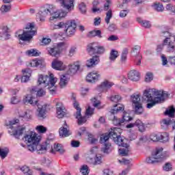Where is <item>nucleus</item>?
<instances>
[{
	"label": "nucleus",
	"mask_w": 175,
	"mask_h": 175,
	"mask_svg": "<svg viewBox=\"0 0 175 175\" xmlns=\"http://www.w3.org/2000/svg\"><path fill=\"white\" fill-rule=\"evenodd\" d=\"M40 64H42V61L37 60V59H33L30 62V66H31V68H35L36 66H39V65H40Z\"/></svg>",
	"instance_id": "6e6d98bb"
},
{
	"label": "nucleus",
	"mask_w": 175,
	"mask_h": 175,
	"mask_svg": "<svg viewBox=\"0 0 175 175\" xmlns=\"http://www.w3.org/2000/svg\"><path fill=\"white\" fill-rule=\"evenodd\" d=\"M69 80V78L68 77V75H63L60 77V82L59 85L60 87H65L66 84H68V81Z\"/></svg>",
	"instance_id": "4c0bfd02"
},
{
	"label": "nucleus",
	"mask_w": 175,
	"mask_h": 175,
	"mask_svg": "<svg viewBox=\"0 0 175 175\" xmlns=\"http://www.w3.org/2000/svg\"><path fill=\"white\" fill-rule=\"evenodd\" d=\"M8 154H9V149L8 148H0V157L1 159H5L8 157Z\"/></svg>",
	"instance_id": "37998d69"
},
{
	"label": "nucleus",
	"mask_w": 175,
	"mask_h": 175,
	"mask_svg": "<svg viewBox=\"0 0 175 175\" xmlns=\"http://www.w3.org/2000/svg\"><path fill=\"white\" fill-rule=\"evenodd\" d=\"M27 148L31 152L36 150L38 154H44L47 151V146L46 145H40L39 144L32 143V144L27 146Z\"/></svg>",
	"instance_id": "f3484780"
},
{
	"label": "nucleus",
	"mask_w": 175,
	"mask_h": 175,
	"mask_svg": "<svg viewBox=\"0 0 175 175\" xmlns=\"http://www.w3.org/2000/svg\"><path fill=\"white\" fill-rule=\"evenodd\" d=\"M36 131H37L38 133H46L47 132V127L43 125H38L36 127Z\"/></svg>",
	"instance_id": "de8ad7c7"
},
{
	"label": "nucleus",
	"mask_w": 175,
	"mask_h": 175,
	"mask_svg": "<svg viewBox=\"0 0 175 175\" xmlns=\"http://www.w3.org/2000/svg\"><path fill=\"white\" fill-rule=\"evenodd\" d=\"M134 126H137L139 132L143 133V132H146V126H144V123L142 122L140 120H137L134 123H130L126 126L127 129L131 128H133Z\"/></svg>",
	"instance_id": "aec40b11"
},
{
	"label": "nucleus",
	"mask_w": 175,
	"mask_h": 175,
	"mask_svg": "<svg viewBox=\"0 0 175 175\" xmlns=\"http://www.w3.org/2000/svg\"><path fill=\"white\" fill-rule=\"evenodd\" d=\"M80 69V64L79 62H75L73 64H70L68 66V70H67L68 75L70 76H73L77 73V70Z\"/></svg>",
	"instance_id": "b1692460"
},
{
	"label": "nucleus",
	"mask_w": 175,
	"mask_h": 175,
	"mask_svg": "<svg viewBox=\"0 0 175 175\" xmlns=\"http://www.w3.org/2000/svg\"><path fill=\"white\" fill-rule=\"evenodd\" d=\"M99 57L98 56H93L86 62V66L88 68H92V66H95V65H98L100 62Z\"/></svg>",
	"instance_id": "cd10ccee"
},
{
	"label": "nucleus",
	"mask_w": 175,
	"mask_h": 175,
	"mask_svg": "<svg viewBox=\"0 0 175 175\" xmlns=\"http://www.w3.org/2000/svg\"><path fill=\"white\" fill-rule=\"evenodd\" d=\"M24 131H25V127L17 126L16 129H15V131L13 133V135L14 137H16V139H20V136L23 135Z\"/></svg>",
	"instance_id": "2f4dec72"
},
{
	"label": "nucleus",
	"mask_w": 175,
	"mask_h": 175,
	"mask_svg": "<svg viewBox=\"0 0 175 175\" xmlns=\"http://www.w3.org/2000/svg\"><path fill=\"white\" fill-rule=\"evenodd\" d=\"M102 163V155L97 154L94 159V165H100Z\"/></svg>",
	"instance_id": "bf43d9fd"
},
{
	"label": "nucleus",
	"mask_w": 175,
	"mask_h": 175,
	"mask_svg": "<svg viewBox=\"0 0 175 175\" xmlns=\"http://www.w3.org/2000/svg\"><path fill=\"white\" fill-rule=\"evenodd\" d=\"M79 9L82 14H85V13H87V5H85V3L81 2L79 4Z\"/></svg>",
	"instance_id": "49530a36"
},
{
	"label": "nucleus",
	"mask_w": 175,
	"mask_h": 175,
	"mask_svg": "<svg viewBox=\"0 0 175 175\" xmlns=\"http://www.w3.org/2000/svg\"><path fill=\"white\" fill-rule=\"evenodd\" d=\"M56 111L58 118H63L66 114V109L61 103H56Z\"/></svg>",
	"instance_id": "5701e85b"
},
{
	"label": "nucleus",
	"mask_w": 175,
	"mask_h": 175,
	"mask_svg": "<svg viewBox=\"0 0 175 175\" xmlns=\"http://www.w3.org/2000/svg\"><path fill=\"white\" fill-rule=\"evenodd\" d=\"M114 143L120 146L121 147H129L128 144L124 143V139L121 137V134L118 136L117 139H115Z\"/></svg>",
	"instance_id": "e433bc0d"
},
{
	"label": "nucleus",
	"mask_w": 175,
	"mask_h": 175,
	"mask_svg": "<svg viewBox=\"0 0 175 175\" xmlns=\"http://www.w3.org/2000/svg\"><path fill=\"white\" fill-rule=\"evenodd\" d=\"M163 169L165 172H170L172 169V164L170 163H166Z\"/></svg>",
	"instance_id": "e2e57ef3"
},
{
	"label": "nucleus",
	"mask_w": 175,
	"mask_h": 175,
	"mask_svg": "<svg viewBox=\"0 0 175 175\" xmlns=\"http://www.w3.org/2000/svg\"><path fill=\"white\" fill-rule=\"evenodd\" d=\"M150 140L152 142H162V143H166L169 142V134L167 133H153L150 136Z\"/></svg>",
	"instance_id": "4468645a"
},
{
	"label": "nucleus",
	"mask_w": 175,
	"mask_h": 175,
	"mask_svg": "<svg viewBox=\"0 0 175 175\" xmlns=\"http://www.w3.org/2000/svg\"><path fill=\"white\" fill-rule=\"evenodd\" d=\"M53 148L54 150H52V152H54V151H56V152H59V154H61L65 153V148H64V146H62V144H55Z\"/></svg>",
	"instance_id": "473e14b6"
},
{
	"label": "nucleus",
	"mask_w": 175,
	"mask_h": 175,
	"mask_svg": "<svg viewBox=\"0 0 175 175\" xmlns=\"http://www.w3.org/2000/svg\"><path fill=\"white\" fill-rule=\"evenodd\" d=\"M172 40L168 38L164 39L163 41V44L166 46V51L167 53H175V44Z\"/></svg>",
	"instance_id": "412c9836"
},
{
	"label": "nucleus",
	"mask_w": 175,
	"mask_h": 175,
	"mask_svg": "<svg viewBox=\"0 0 175 175\" xmlns=\"http://www.w3.org/2000/svg\"><path fill=\"white\" fill-rule=\"evenodd\" d=\"M142 27H144V28H150L151 27V23L148 21H142Z\"/></svg>",
	"instance_id": "338daca9"
},
{
	"label": "nucleus",
	"mask_w": 175,
	"mask_h": 175,
	"mask_svg": "<svg viewBox=\"0 0 175 175\" xmlns=\"http://www.w3.org/2000/svg\"><path fill=\"white\" fill-rule=\"evenodd\" d=\"M163 148H162L157 149L152 157H148L146 159L147 163H156L158 162V159H163V158H165V154H163Z\"/></svg>",
	"instance_id": "2eb2a0df"
},
{
	"label": "nucleus",
	"mask_w": 175,
	"mask_h": 175,
	"mask_svg": "<svg viewBox=\"0 0 175 175\" xmlns=\"http://www.w3.org/2000/svg\"><path fill=\"white\" fill-rule=\"evenodd\" d=\"M87 51L90 55L94 54H103L105 51V47L98 46V44L93 42L88 46Z\"/></svg>",
	"instance_id": "ddd939ff"
},
{
	"label": "nucleus",
	"mask_w": 175,
	"mask_h": 175,
	"mask_svg": "<svg viewBox=\"0 0 175 175\" xmlns=\"http://www.w3.org/2000/svg\"><path fill=\"white\" fill-rule=\"evenodd\" d=\"M77 48L76 46H71L68 51V57H72L76 54Z\"/></svg>",
	"instance_id": "603ef678"
},
{
	"label": "nucleus",
	"mask_w": 175,
	"mask_h": 175,
	"mask_svg": "<svg viewBox=\"0 0 175 175\" xmlns=\"http://www.w3.org/2000/svg\"><path fill=\"white\" fill-rule=\"evenodd\" d=\"M167 98V93L163 90H157L154 92V94L150 93V91L145 90L143 94V99L148 103L147 109H152L157 103L164 102Z\"/></svg>",
	"instance_id": "f257e3e1"
},
{
	"label": "nucleus",
	"mask_w": 175,
	"mask_h": 175,
	"mask_svg": "<svg viewBox=\"0 0 175 175\" xmlns=\"http://www.w3.org/2000/svg\"><path fill=\"white\" fill-rule=\"evenodd\" d=\"M174 112H175V109L174 107H170V109H166V111H165V115L169 116L170 117L173 118V117H174Z\"/></svg>",
	"instance_id": "09e8293b"
},
{
	"label": "nucleus",
	"mask_w": 175,
	"mask_h": 175,
	"mask_svg": "<svg viewBox=\"0 0 175 175\" xmlns=\"http://www.w3.org/2000/svg\"><path fill=\"white\" fill-rule=\"evenodd\" d=\"M70 144H71V147H74V148L80 147V142L77 140H72Z\"/></svg>",
	"instance_id": "69168bd1"
},
{
	"label": "nucleus",
	"mask_w": 175,
	"mask_h": 175,
	"mask_svg": "<svg viewBox=\"0 0 175 175\" xmlns=\"http://www.w3.org/2000/svg\"><path fill=\"white\" fill-rule=\"evenodd\" d=\"M94 110L95 109L91 108V107H88L85 112L86 116H92V114H94Z\"/></svg>",
	"instance_id": "0e129e2a"
},
{
	"label": "nucleus",
	"mask_w": 175,
	"mask_h": 175,
	"mask_svg": "<svg viewBox=\"0 0 175 175\" xmlns=\"http://www.w3.org/2000/svg\"><path fill=\"white\" fill-rule=\"evenodd\" d=\"M52 68L56 70H64V69H65V67H64V62L58 59H55L53 61Z\"/></svg>",
	"instance_id": "c85d7f7f"
},
{
	"label": "nucleus",
	"mask_w": 175,
	"mask_h": 175,
	"mask_svg": "<svg viewBox=\"0 0 175 175\" xmlns=\"http://www.w3.org/2000/svg\"><path fill=\"white\" fill-rule=\"evenodd\" d=\"M128 78L131 81H139L140 80V73L135 70H131L128 74Z\"/></svg>",
	"instance_id": "393cba45"
},
{
	"label": "nucleus",
	"mask_w": 175,
	"mask_h": 175,
	"mask_svg": "<svg viewBox=\"0 0 175 175\" xmlns=\"http://www.w3.org/2000/svg\"><path fill=\"white\" fill-rule=\"evenodd\" d=\"M95 36H98V38H102V31L100 30H93L89 31L87 34L88 38H95Z\"/></svg>",
	"instance_id": "f704fd0d"
},
{
	"label": "nucleus",
	"mask_w": 175,
	"mask_h": 175,
	"mask_svg": "<svg viewBox=\"0 0 175 175\" xmlns=\"http://www.w3.org/2000/svg\"><path fill=\"white\" fill-rule=\"evenodd\" d=\"M140 46L137 45L133 48L131 51L132 57H134V62L138 66L142 64V55L140 54Z\"/></svg>",
	"instance_id": "a211bd4d"
},
{
	"label": "nucleus",
	"mask_w": 175,
	"mask_h": 175,
	"mask_svg": "<svg viewBox=\"0 0 175 175\" xmlns=\"http://www.w3.org/2000/svg\"><path fill=\"white\" fill-rule=\"evenodd\" d=\"M23 103H29L32 106H38V117L41 119L46 118V106L43 105L41 107H39V104L38 100H35V98L32 97V95L27 94L25 98H23Z\"/></svg>",
	"instance_id": "39448f33"
},
{
	"label": "nucleus",
	"mask_w": 175,
	"mask_h": 175,
	"mask_svg": "<svg viewBox=\"0 0 175 175\" xmlns=\"http://www.w3.org/2000/svg\"><path fill=\"white\" fill-rule=\"evenodd\" d=\"M59 133L61 137H68V136L72 135V133L65 126L59 129Z\"/></svg>",
	"instance_id": "7c9ffc66"
},
{
	"label": "nucleus",
	"mask_w": 175,
	"mask_h": 175,
	"mask_svg": "<svg viewBox=\"0 0 175 175\" xmlns=\"http://www.w3.org/2000/svg\"><path fill=\"white\" fill-rule=\"evenodd\" d=\"M23 73V76L21 78L22 83H27V81H29V78L31 77V74L32 73V70L29 68H26L22 70Z\"/></svg>",
	"instance_id": "bb28decb"
},
{
	"label": "nucleus",
	"mask_w": 175,
	"mask_h": 175,
	"mask_svg": "<svg viewBox=\"0 0 175 175\" xmlns=\"http://www.w3.org/2000/svg\"><path fill=\"white\" fill-rule=\"evenodd\" d=\"M56 3L66 12H72L75 9V0H56Z\"/></svg>",
	"instance_id": "dca6fc26"
},
{
	"label": "nucleus",
	"mask_w": 175,
	"mask_h": 175,
	"mask_svg": "<svg viewBox=\"0 0 175 175\" xmlns=\"http://www.w3.org/2000/svg\"><path fill=\"white\" fill-rule=\"evenodd\" d=\"M118 57V51L116 49H112L110 52L109 59L110 61H116Z\"/></svg>",
	"instance_id": "79ce46f5"
},
{
	"label": "nucleus",
	"mask_w": 175,
	"mask_h": 175,
	"mask_svg": "<svg viewBox=\"0 0 175 175\" xmlns=\"http://www.w3.org/2000/svg\"><path fill=\"white\" fill-rule=\"evenodd\" d=\"M32 116V111L31 110H27L24 113H20L19 117L21 118H24L25 121H29L31 120V117Z\"/></svg>",
	"instance_id": "72a5a7b5"
},
{
	"label": "nucleus",
	"mask_w": 175,
	"mask_h": 175,
	"mask_svg": "<svg viewBox=\"0 0 175 175\" xmlns=\"http://www.w3.org/2000/svg\"><path fill=\"white\" fill-rule=\"evenodd\" d=\"M76 21L75 20L68 21L66 23L60 22L57 25H54L53 29H61V28H65L64 32L67 36H72L76 31Z\"/></svg>",
	"instance_id": "20e7f679"
},
{
	"label": "nucleus",
	"mask_w": 175,
	"mask_h": 175,
	"mask_svg": "<svg viewBox=\"0 0 175 175\" xmlns=\"http://www.w3.org/2000/svg\"><path fill=\"white\" fill-rule=\"evenodd\" d=\"M133 120V118L129 116V113L126 112L123 113L122 120H123L124 122H128L129 121H132Z\"/></svg>",
	"instance_id": "8fccbe9b"
},
{
	"label": "nucleus",
	"mask_w": 175,
	"mask_h": 175,
	"mask_svg": "<svg viewBox=\"0 0 175 175\" xmlns=\"http://www.w3.org/2000/svg\"><path fill=\"white\" fill-rule=\"evenodd\" d=\"M122 110H124V105L121 104H116L113 106V109H111L110 111L111 114H112V116H111L112 118H111L112 120L113 124L116 126H121V125L124 124V120L118 119L114 116V114L118 113V111H122Z\"/></svg>",
	"instance_id": "1a4fd4ad"
},
{
	"label": "nucleus",
	"mask_w": 175,
	"mask_h": 175,
	"mask_svg": "<svg viewBox=\"0 0 175 175\" xmlns=\"http://www.w3.org/2000/svg\"><path fill=\"white\" fill-rule=\"evenodd\" d=\"M81 173L83 175H88L90 171H88V165H83L80 170Z\"/></svg>",
	"instance_id": "4d7b16f0"
},
{
	"label": "nucleus",
	"mask_w": 175,
	"mask_h": 175,
	"mask_svg": "<svg viewBox=\"0 0 175 175\" xmlns=\"http://www.w3.org/2000/svg\"><path fill=\"white\" fill-rule=\"evenodd\" d=\"M170 124H172V120L170 119H163L161 122V128L165 129V131L169 128V125H170Z\"/></svg>",
	"instance_id": "ea45409f"
},
{
	"label": "nucleus",
	"mask_w": 175,
	"mask_h": 175,
	"mask_svg": "<svg viewBox=\"0 0 175 175\" xmlns=\"http://www.w3.org/2000/svg\"><path fill=\"white\" fill-rule=\"evenodd\" d=\"M111 3V0H106L104 5V10L107 12L105 21L107 24L110 23V19L113 17V12L111 9H110V4Z\"/></svg>",
	"instance_id": "6ab92c4d"
},
{
	"label": "nucleus",
	"mask_w": 175,
	"mask_h": 175,
	"mask_svg": "<svg viewBox=\"0 0 175 175\" xmlns=\"http://www.w3.org/2000/svg\"><path fill=\"white\" fill-rule=\"evenodd\" d=\"M99 77H100V75L98 72H90L86 77V81L88 83H95V81H98L99 80Z\"/></svg>",
	"instance_id": "a878e982"
},
{
	"label": "nucleus",
	"mask_w": 175,
	"mask_h": 175,
	"mask_svg": "<svg viewBox=\"0 0 175 175\" xmlns=\"http://www.w3.org/2000/svg\"><path fill=\"white\" fill-rule=\"evenodd\" d=\"M131 100L133 103V107L135 114H142L144 109L143 105L142 104V100H140V95L136 94L131 95Z\"/></svg>",
	"instance_id": "9d476101"
},
{
	"label": "nucleus",
	"mask_w": 175,
	"mask_h": 175,
	"mask_svg": "<svg viewBox=\"0 0 175 175\" xmlns=\"http://www.w3.org/2000/svg\"><path fill=\"white\" fill-rule=\"evenodd\" d=\"M36 33V30H35V24L28 23L26 26L25 30H23L22 34L18 35L20 40L23 42H29Z\"/></svg>",
	"instance_id": "423d86ee"
},
{
	"label": "nucleus",
	"mask_w": 175,
	"mask_h": 175,
	"mask_svg": "<svg viewBox=\"0 0 175 175\" xmlns=\"http://www.w3.org/2000/svg\"><path fill=\"white\" fill-rule=\"evenodd\" d=\"M41 43L42 46H47V44L51 43V39L49 38H43Z\"/></svg>",
	"instance_id": "680f3d73"
},
{
	"label": "nucleus",
	"mask_w": 175,
	"mask_h": 175,
	"mask_svg": "<svg viewBox=\"0 0 175 175\" xmlns=\"http://www.w3.org/2000/svg\"><path fill=\"white\" fill-rule=\"evenodd\" d=\"M152 8L154 10H157V12H162L165 9L163 5L161 4V3H154L152 5Z\"/></svg>",
	"instance_id": "a18cd8bd"
},
{
	"label": "nucleus",
	"mask_w": 175,
	"mask_h": 175,
	"mask_svg": "<svg viewBox=\"0 0 175 175\" xmlns=\"http://www.w3.org/2000/svg\"><path fill=\"white\" fill-rule=\"evenodd\" d=\"M69 12L68 11H56L55 9L53 10V12L51 14V16L49 18L50 21H54L55 18H62L63 17H66V14H68Z\"/></svg>",
	"instance_id": "4be33fe9"
},
{
	"label": "nucleus",
	"mask_w": 175,
	"mask_h": 175,
	"mask_svg": "<svg viewBox=\"0 0 175 175\" xmlns=\"http://www.w3.org/2000/svg\"><path fill=\"white\" fill-rule=\"evenodd\" d=\"M72 100L74 107L77 110L75 118L78 120V125H83V124H85L87 121V119L85 118V116H81V108L79 106V103L77 102L76 97L75 96H72Z\"/></svg>",
	"instance_id": "9b49d317"
},
{
	"label": "nucleus",
	"mask_w": 175,
	"mask_h": 175,
	"mask_svg": "<svg viewBox=\"0 0 175 175\" xmlns=\"http://www.w3.org/2000/svg\"><path fill=\"white\" fill-rule=\"evenodd\" d=\"M38 81L40 85L43 84L44 87H48V90L51 95H54V94H55V91H57V87H55L57 79L54 78V75L53 74H51L49 77L47 75L43 76L40 75L38 76Z\"/></svg>",
	"instance_id": "7ed1b4c3"
},
{
	"label": "nucleus",
	"mask_w": 175,
	"mask_h": 175,
	"mask_svg": "<svg viewBox=\"0 0 175 175\" xmlns=\"http://www.w3.org/2000/svg\"><path fill=\"white\" fill-rule=\"evenodd\" d=\"M65 49H66V44L65 42H59L53 44L51 47H47L46 51L48 54L51 55V57H58Z\"/></svg>",
	"instance_id": "0eeeda50"
},
{
	"label": "nucleus",
	"mask_w": 175,
	"mask_h": 175,
	"mask_svg": "<svg viewBox=\"0 0 175 175\" xmlns=\"http://www.w3.org/2000/svg\"><path fill=\"white\" fill-rule=\"evenodd\" d=\"M128 147H124V148L119 149V153L122 157H128V152H129V150L128 149Z\"/></svg>",
	"instance_id": "3c124183"
},
{
	"label": "nucleus",
	"mask_w": 175,
	"mask_h": 175,
	"mask_svg": "<svg viewBox=\"0 0 175 175\" xmlns=\"http://www.w3.org/2000/svg\"><path fill=\"white\" fill-rule=\"evenodd\" d=\"M118 131H120V129L114 128L111 129L108 134H103L100 135V143L104 144V147L102 148L101 151H103L104 154H109V152L113 151L111 144L109 142V139L111 138L113 139V142H116V139L121 135Z\"/></svg>",
	"instance_id": "f03ea898"
},
{
	"label": "nucleus",
	"mask_w": 175,
	"mask_h": 175,
	"mask_svg": "<svg viewBox=\"0 0 175 175\" xmlns=\"http://www.w3.org/2000/svg\"><path fill=\"white\" fill-rule=\"evenodd\" d=\"M27 55L29 57H39L40 53L36 49H30L26 51Z\"/></svg>",
	"instance_id": "c03bdc74"
},
{
	"label": "nucleus",
	"mask_w": 175,
	"mask_h": 175,
	"mask_svg": "<svg viewBox=\"0 0 175 175\" xmlns=\"http://www.w3.org/2000/svg\"><path fill=\"white\" fill-rule=\"evenodd\" d=\"M92 103L94 107H97V109H102L100 106V101L97 100L96 98H94L92 99Z\"/></svg>",
	"instance_id": "5fc2aeb1"
},
{
	"label": "nucleus",
	"mask_w": 175,
	"mask_h": 175,
	"mask_svg": "<svg viewBox=\"0 0 175 175\" xmlns=\"http://www.w3.org/2000/svg\"><path fill=\"white\" fill-rule=\"evenodd\" d=\"M152 73L151 72H147L145 77V81L146 83H150V81H152Z\"/></svg>",
	"instance_id": "052dcab7"
},
{
	"label": "nucleus",
	"mask_w": 175,
	"mask_h": 175,
	"mask_svg": "<svg viewBox=\"0 0 175 175\" xmlns=\"http://www.w3.org/2000/svg\"><path fill=\"white\" fill-rule=\"evenodd\" d=\"M55 7L51 4H45L43 5L38 13L40 21H44L46 17L54 13Z\"/></svg>",
	"instance_id": "6e6552de"
},
{
	"label": "nucleus",
	"mask_w": 175,
	"mask_h": 175,
	"mask_svg": "<svg viewBox=\"0 0 175 175\" xmlns=\"http://www.w3.org/2000/svg\"><path fill=\"white\" fill-rule=\"evenodd\" d=\"M1 33L3 38H5V39H10V34H9V28L8 26H1Z\"/></svg>",
	"instance_id": "c9c22d12"
},
{
	"label": "nucleus",
	"mask_w": 175,
	"mask_h": 175,
	"mask_svg": "<svg viewBox=\"0 0 175 175\" xmlns=\"http://www.w3.org/2000/svg\"><path fill=\"white\" fill-rule=\"evenodd\" d=\"M161 38H165V39H169L170 40H173L175 42V36L172 35L169 31H163L161 33Z\"/></svg>",
	"instance_id": "58836bf2"
},
{
	"label": "nucleus",
	"mask_w": 175,
	"mask_h": 175,
	"mask_svg": "<svg viewBox=\"0 0 175 175\" xmlns=\"http://www.w3.org/2000/svg\"><path fill=\"white\" fill-rule=\"evenodd\" d=\"M113 85H114V83L105 80L100 85V89L102 90V91H107V90H110V88L113 87Z\"/></svg>",
	"instance_id": "c756f323"
},
{
	"label": "nucleus",
	"mask_w": 175,
	"mask_h": 175,
	"mask_svg": "<svg viewBox=\"0 0 175 175\" xmlns=\"http://www.w3.org/2000/svg\"><path fill=\"white\" fill-rule=\"evenodd\" d=\"M128 53H129L128 49L125 48L123 49L121 55V58H120V61L122 64H125V62H126Z\"/></svg>",
	"instance_id": "a19ab883"
},
{
	"label": "nucleus",
	"mask_w": 175,
	"mask_h": 175,
	"mask_svg": "<svg viewBox=\"0 0 175 175\" xmlns=\"http://www.w3.org/2000/svg\"><path fill=\"white\" fill-rule=\"evenodd\" d=\"M46 95V91L43 89H40L37 92V96H44Z\"/></svg>",
	"instance_id": "774afa93"
},
{
	"label": "nucleus",
	"mask_w": 175,
	"mask_h": 175,
	"mask_svg": "<svg viewBox=\"0 0 175 175\" xmlns=\"http://www.w3.org/2000/svg\"><path fill=\"white\" fill-rule=\"evenodd\" d=\"M111 102H115V103H117V102H120L121 100V96L120 95H113L110 98Z\"/></svg>",
	"instance_id": "13d9d810"
},
{
	"label": "nucleus",
	"mask_w": 175,
	"mask_h": 175,
	"mask_svg": "<svg viewBox=\"0 0 175 175\" xmlns=\"http://www.w3.org/2000/svg\"><path fill=\"white\" fill-rule=\"evenodd\" d=\"M10 9H12V5L10 4L4 5L1 6V11L2 13H8V12H10Z\"/></svg>",
	"instance_id": "864d4df0"
},
{
	"label": "nucleus",
	"mask_w": 175,
	"mask_h": 175,
	"mask_svg": "<svg viewBox=\"0 0 175 175\" xmlns=\"http://www.w3.org/2000/svg\"><path fill=\"white\" fill-rule=\"evenodd\" d=\"M23 140L26 143V144H28V143L39 144V142H40V137L38 136V134L34 131H28L25 134Z\"/></svg>",
	"instance_id": "f8f14e48"
}]
</instances>
